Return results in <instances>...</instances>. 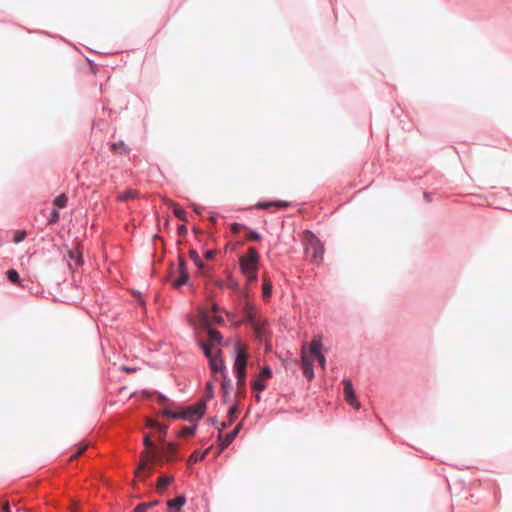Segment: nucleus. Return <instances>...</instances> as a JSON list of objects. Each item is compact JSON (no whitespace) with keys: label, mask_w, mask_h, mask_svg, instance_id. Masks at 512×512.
Returning <instances> with one entry per match:
<instances>
[{"label":"nucleus","mask_w":512,"mask_h":512,"mask_svg":"<svg viewBox=\"0 0 512 512\" xmlns=\"http://www.w3.org/2000/svg\"><path fill=\"white\" fill-rule=\"evenodd\" d=\"M143 444H144L145 448H147L149 450H155L156 449L155 442L152 440L151 435L148 434V433H145L143 435Z\"/></svg>","instance_id":"nucleus-32"},{"label":"nucleus","mask_w":512,"mask_h":512,"mask_svg":"<svg viewBox=\"0 0 512 512\" xmlns=\"http://www.w3.org/2000/svg\"><path fill=\"white\" fill-rule=\"evenodd\" d=\"M189 256L199 271L203 272L206 270L207 267L204 264V262L202 261V259L200 258L199 254L196 250H194V249L190 250Z\"/></svg>","instance_id":"nucleus-23"},{"label":"nucleus","mask_w":512,"mask_h":512,"mask_svg":"<svg viewBox=\"0 0 512 512\" xmlns=\"http://www.w3.org/2000/svg\"><path fill=\"white\" fill-rule=\"evenodd\" d=\"M255 401L256 402H260L261 401V396H260V393H255Z\"/></svg>","instance_id":"nucleus-49"},{"label":"nucleus","mask_w":512,"mask_h":512,"mask_svg":"<svg viewBox=\"0 0 512 512\" xmlns=\"http://www.w3.org/2000/svg\"><path fill=\"white\" fill-rule=\"evenodd\" d=\"M60 219V213L58 212L57 209H53L51 212H50V215L48 217V224L49 225H53V224H56Z\"/></svg>","instance_id":"nucleus-35"},{"label":"nucleus","mask_w":512,"mask_h":512,"mask_svg":"<svg viewBox=\"0 0 512 512\" xmlns=\"http://www.w3.org/2000/svg\"><path fill=\"white\" fill-rule=\"evenodd\" d=\"M210 322L216 325H224L225 320L223 316L219 315L218 313L210 315Z\"/></svg>","instance_id":"nucleus-36"},{"label":"nucleus","mask_w":512,"mask_h":512,"mask_svg":"<svg viewBox=\"0 0 512 512\" xmlns=\"http://www.w3.org/2000/svg\"><path fill=\"white\" fill-rule=\"evenodd\" d=\"M304 239L306 242V253L311 252V261L315 264H320L323 260L324 247L320 239L310 230L304 231Z\"/></svg>","instance_id":"nucleus-4"},{"label":"nucleus","mask_w":512,"mask_h":512,"mask_svg":"<svg viewBox=\"0 0 512 512\" xmlns=\"http://www.w3.org/2000/svg\"><path fill=\"white\" fill-rule=\"evenodd\" d=\"M216 286L220 289H225L226 288L225 280H217Z\"/></svg>","instance_id":"nucleus-47"},{"label":"nucleus","mask_w":512,"mask_h":512,"mask_svg":"<svg viewBox=\"0 0 512 512\" xmlns=\"http://www.w3.org/2000/svg\"><path fill=\"white\" fill-rule=\"evenodd\" d=\"M198 429V423L191 422L190 425H185L181 428L179 436H193Z\"/></svg>","instance_id":"nucleus-24"},{"label":"nucleus","mask_w":512,"mask_h":512,"mask_svg":"<svg viewBox=\"0 0 512 512\" xmlns=\"http://www.w3.org/2000/svg\"><path fill=\"white\" fill-rule=\"evenodd\" d=\"M176 270L188 271L187 270V261L184 257L180 256L178 259V268Z\"/></svg>","instance_id":"nucleus-38"},{"label":"nucleus","mask_w":512,"mask_h":512,"mask_svg":"<svg viewBox=\"0 0 512 512\" xmlns=\"http://www.w3.org/2000/svg\"><path fill=\"white\" fill-rule=\"evenodd\" d=\"M260 255L255 247H249L247 254L239 258V269L247 285L258 282Z\"/></svg>","instance_id":"nucleus-1"},{"label":"nucleus","mask_w":512,"mask_h":512,"mask_svg":"<svg viewBox=\"0 0 512 512\" xmlns=\"http://www.w3.org/2000/svg\"><path fill=\"white\" fill-rule=\"evenodd\" d=\"M305 345H306V349L308 348L309 353L314 358L322 353L323 344H322V339L320 336L313 337L309 346L307 344H305Z\"/></svg>","instance_id":"nucleus-16"},{"label":"nucleus","mask_w":512,"mask_h":512,"mask_svg":"<svg viewBox=\"0 0 512 512\" xmlns=\"http://www.w3.org/2000/svg\"><path fill=\"white\" fill-rule=\"evenodd\" d=\"M118 145H119V147H122L124 149L125 153L127 152V149H126V147H125V145H124V143L122 141H120L119 143H114L112 145L113 150L116 151Z\"/></svg>","instance_id":"nucleus-46"},{"label":"nucleus","mask_w":512,"mask_h":512,"mask_svg":"<svg viewBox=\"0 0 512 512\" xmlns=\"http://www.w3.org/2000/svg\"><path fill=\"white\" fill-rule=\"evenodd\" d=\"M67 203H68V197L65 193L59 194L53 200L54 206L59 209L65 208L67 206Z\"/></svg>","instance_id":"nucleus-29"},{"label":"nucleus","mask_w":512,"mask_h":512,"mask_svg":"<svg viewBox=\"0 0 512 512\" xmlns=\"http://www.w3.org/2000/svg\"><path fill=\"white\" fill-rule=\"evenodd\" d=\"M6 277L10 283H12L14 285H20L21 278L16 269H14V268L8 269L6 272Z\"/></svg>","instance_id":"nucleus-25"},{"label":"nucleus","mask_w":512,"mask_h":512,"mask_svg":"<svg viewBox=\"0 0 512 512\" xmlns=\"http://www.w3.org/2000/svg\"><path fill=\"white\" fill-rule=\"evenodd\" d=\"M219 311H220L219 305L215 301H211V304H210V313H211V315L215 314V313H218Z\"/></svg>","instance_id":"nucleus-42"},{"label":"nucleus","mask_w":512,"mask_h":512,"mask_svg":"<svg viewBox=\"0 0 512 512\" xmlns=\"http://www.w3.org/2000/svg\"><path fill=\"white\" fill-rule=\"evenodd\" d=\"M174 214H175V216H176L177 218H179V219H182V220H184V219H185V214H186V213H185V211H184L181 207H179V206H176V207L174 208Z\"/></svg>","instance_id":"nucleus-39"},{"label":"nucleus","mask_w":512,"mask_h":512,"mask_svg":"<svg viewBox=\"0 0 512 512\" xmlns=\"http://www.w3.org/2000/svg\"><path fill=\"white\" fill-rule=\"evenodd\" d=\"M136 294H137V297H138V303H139L141 306H144V300H143V298H142L141 293L137 291V292H136Z\"/></svg>","instance_id":"nucleus-48"},{"label":"nucleus","mask_w":512,"mask_h":512,"mask_svg":"<svg viewBox=\"0 0 512 512\" xmlns=\"http://www.w3.org/2000/svg\"><path fill=\"white\" fill-rule=\"evenodd\" d=\"M315 359L317 360V362L321 365L322 368H325V365H326V358L325 356L323 355V353H321L320 355H318L317 357H315Z\"/></svg>","instance_id":"nucleus-44"},{"label":"nucleus","mask_w":512,"mask_h":512,"mask_svg":"<svg viewBox=\"0 0 512 512\" xmlns=\"http://www.w3.org/2000/svg\"><path fill=\"white\" fill-rule=\"evenodd\" d=\"M194 210H195L196 213L200 214V211H199L198 208H194Z\"/></svg>","instance_id":"nucleus-53"},{"label":"nucleus","mask_w":512,"mask_h":512,"mask_svg":"<svg viewBox=\"0 0 512 512\" xmlns=\"http://www.w3.org/2000/svg\"><path fill=\"white\" fill-rule=\"evenodd\" d=\"M273 293V284L272 282L264 277L262 282V298L264 301L268 302Z\"/></svg>","instance_id":"nucleus-20"},{"label":"nucleus","mask_w":512,"mask_h":512,"mask_svg":"<svg viewBox=\"0 0 512 512\" xmlns=\"http://www.w3.org/2000/svg\"><path fill=\"white\" fill-rule=\"evenodd\" d=\"M156 464H158L156 460L150 463H142L136 469L137 476L143 480L149 478L154 473Z\"/></svg>","instance_id":"nucleus-13"},{"label":"nucleus","mask_w":512,"mask_h":512,"mask_svg":"<svg viewBox=\"0 0 512 512\" xmlns=\"http://www.w3.org/2000/svg\"><path fill=\"white\" fill-rule=\"evenodd\" d=\"M185 408L190 416L191 422L198 423L206 413V401L200 400L194 405Z\"/></svg>","instance_id":"nucleus-9"},{"label":"nucleus","mask_w":512,"mask_h":512,"mask_svg":"<svg viewBox=\"0 0 512 512\" xmlns=\"http://www.w3.org/2000/svg\"><path fill=\"white\" fill-rule=\"evenodd\" d=\"M185 503L186 497L184 495H180L176 498L170 499L167 502V510L168 512H181V509Z\"/></svg>","instance_id":"nucleus-15"},{"label":"nucleus","mask_w":512,"mask_h":512,"mask_svg":"<svg viewBox=\"0 0 512 512\" xmlns=\"http://www.w3.org/2000/svg\"><path fill=\"white\" fill-rule=\"evenodd\" d=\"M173 480H174L173 477L170 475H161L157 480L158 488L160 490L167 489L170 486V484L173 482Z\"/></svg>","instance_id":"nucleus-27"},{"label":"nucleus","mask_w":512,"mask_h":512,"mask_svg":"<svg viewBox=\"0 0 512 512\" xmlns=\"http://www.w3.org/2000/svg\"><path fill=\"white\" fill-rule=\"evenodd\" d=\"M206 333L208 337V342L212 347V344H217L218 346H225L224 338L222 334L211 326H207Z\"/></svg>","instance_id":"nucleus-14"},{"label":"nucleus","mask_w":512,"mask_h":512,"mask_svg":"<svg viewBox=\"0 0 512 512\" xmlns=\"http://www.w3.org/2000/svg\"><path fill=\"white\" fill-rule=\"evenodd\" d=\"M251 388L254 393H261L267 388V384L260 378H255L251 381Z\"/></svg>","instance_id":"nucleus-26"},{"label":"nucleus","mask_w":512,"mask_h":512,"mask_svg":"<svg viewBox=\"0 0 512 512\" xmlns=\"http://www.w3.org/2000/svg\"><path fill=\"white\" fill-rule=\"evenodd\" d=\"M145 427L154 431L158 435L160 441H164L167 436L169 424L160 422L154 417H146Z\"/></svg>","instance_id":"nucleus-6"},{"label":"nucleus","mask_w":512,"mask_h":512,"mask_svg":"<svg viewBox=\"0 0 512 512\" xmlns=\"http://www.w3.org/2000/svg\"><path fill=\"white\" fill-rule=\"evenodd\" d=\"M172 284L179 289L189 283L190 277L188 271L174 270L171 272Z\"/></svg>","instance_id":"nucleus-11"},{"label":"nucleus","mask_w":512,"mask_h":512,"mask_svg":"<svg viewBox=\"0 0 512 512\" xmlns=\"http://www.w3.org/2000/svg\"><path fill=\"white\" fill-rule=\"evenodd\" d=\"M247 238L249 240L259 241V240H261L262 237H261V234L258 231L253 230V229H248V236H247Z\"/></svg>","instance_id":"nucleus-37"},{"label":"nucleus","mask_w":512,"mask_h":512,"mask_svg":"<svg viewBox=\"0 0 512 512\" xmlns=\"http://www.w3.org/2000/svg\"><path fill=\"white\" fill-rule=\"evenodd\" d=\"M223 378V381H222V389L227 392L228 388L231 386V380L228 378V376L226 375V379L224 377Z\"/></svg>","instance_id":"nucleus-43"},{"label":"nucleus","mask_w":512,"mask_h":512,"mask_svg":"<svg viewBox=\"0 0 512 512\" xmlns=\"http://www.w3.org/2000/svg\"><path fill=\"white\" fill-rule=\"evenodd\" d=\"M124 369L127 370V371H133L134 370V369L128 368V367H124Z\"/></svg>","instance_id":"nucleus-52"},{"label":"nucleus","mask_w":512,"mask_h":512,"mask_svg":"<svg viewBox=\"0 0 512 512\" xmlns=\"http://www.w3.org/2000/svg\"><path fill=\"white\" fill-rule=\"evenodd\" d=\"M226 289H230L235 293H241L243 296L246 297L247 292L243 291L240 287V284L238 281L234 278L232 274H228L225 280Z\"/></svg>","instance_id":"nucleus-19"},{"label":"nucleus","mask_w":512,"mask_h":512,"mask_svg":"<svg viewBox=\"0 0 512 512\" xmlns=\"http://www.w3.org/2000/svg\"><path fill=\"white\" fill-rule=\"evenodd\" d=\"M301 368L306 379L312 380L314 378V361L306 353V345L301 350Z\"/></svg>","instance_id":"nucleus-8"},{"label":"nucleus","mask_w":512,"mask_h":512,"mask_svg":"<svg viewBox=\"0 0 512 512\" xmlns=\"http://www.w3.org/2000/svg\"><path fill=\"white\" fill-rule=\"evenodd\" d=\"M272 376H273V371H272L271 367L269 365H264L260 370L258 378L266 381V380L271 379Z\"/></svg>","instance_id":"nucleus-31"},{"label":"nucleus","mask_w":512,"mask_h":512,"mask_svg":"<svg viewBox=\"0 0 512 512\" xmlns=\"http://www.w3.org/2000/svg\"><path fill=\"white\" fill-rule=\"evenodd\" d=\"M150 505L147 503H139L135 508L134 512H146Z\"/></svg>","instance_id":"nucleus-40"},{"label":"nucleus","mask_w":512,"mask_h":512,"mask_svg":"<svg viewBox=\"0 0 512 512\" xmlns=\"http://www.w3.org/2000/svg\"><path fill=\"white\" fill-rule=\"evenodd\" d=\"M161 415L168 419L185 420V421H189L191 423L190 416L185 407H179L176 410H174L171 407H166V408L162 409Z\"/></svg>","instance_id":"nucleus-10"},{"label":"nucleus","mask_w":512,"mask_h":512,"mask_svg":"<svg viewBox=\"0 0 512 512\" xmlns=\"http://www.w3.org/2000/svg\"><path fill=\"white\" fill-rule=\"evenodd\" d=\"M272 206H275L277 209H285L288 206H290V203L287 201L277 200V201H262V202H258V204L256 205V207L258 209H262V210L268 209Z\"/></svg>","instance_id":"nucleus-18"},{"label":"nucleus","mask_w":512,"mask_h":512,"mask_svg":"<svg viewBox=\"0 0 512 512\" xmlns=\"http://www.w3.org/2000/svg\"><path fill=\"white\" fill-rule=\"evenodd\" d=\"M27 237V232L25 230H18L13 236V242L16 244L21 243Z\"/></svg>","instance_id":"nucleus-34"},{"label":"nucleus","mask_w":512,"mask_h":512,"mask_svg":"<svg viewBox=\"0 0 512 512\" xmlns=\"http://www.w3.org/2000/svg\"><path fill=\"white\" fill-rule=\"evenodd\" d=\"M197 344L201 348L206 359L208 360L211 372L213 374L219 373L221 374L222 377L226 379L227 368L222 358V351L217 350L216 352H214L210 344L202 339H198Z\"/></svg>","instance_id":"nucleus-2"},{"label":"nucleus","mask_w":512,"mask_h":512,"mask_svg":"<svg viewBox=\"0 0 512 512\" xmlns=\"http://www.w3.org/2000/svg\"><path fill=\"white\" fill-rule=\"evenodd\" d=\"M342 384H343L344 398H345L346 402L351 407H353L355 410H359L361 407V404L356 396L352 381L350 379L344 378L342 380Z\"/></svg>","instance_id":"nucleus-7"},{"label":"nucleus","mask_w":512,"mask_h":512,"mask_svg":"<svg viewBox=\"0 0 512 512\" xmlns=\"http://www.w3.org/2000/svg\"><path fill=\"white\" fill-rule=\"evenodd\" d=\"M246 380L247 378H236V385H237V391L236 396L237 397H245L246 395Z\"/></svg>","instance_id":"nucleus-28"},{"label":"nucleus","mask_w":512,"mask_h":512,"mask_svg":"<svg viewBox=\"0 0 512 512\" xmlns=\"http://www.w3.org/2000/svg\"><path fill=\"white\" fill-rule=\"evenodd\" d=\"M3 511H4V512H12V511L10 510V508H9V505H8V504H5V505L3 506Z\"/></svg>","instance_id":"nucleus-50"},{"label":"nucleus","mask_w":512,"mask_h":512,"mask_svg":"<svg viewBox=\"0 0 512 512\" xmlns=\"http://www.w3.org/2000/svg\"><path fill=\"white\" fill-rule=\"evenodd\" d=\"M68 256L71 260H74L77 265L83 264V259L81 253L78 250H70L68 252Z\"/></svg>","instance_id":"nucleus-33"},{"label":"nucleus","mask_w":512,"mask_h":512,"mask_svg":"<svg viewBox=\"0 0 512 512\" xmlns=\"http://www.w3.org/2000/svg\"><path fill=\"white\" fill-rule=\"evenodd\" d=\"M154 395H155V399L154 400L159 405L163 406V409L166 408V407H171L172 408V406H175V403L172 402L165 394L160 393L158 391H155Z\"/></svg>","instance_id":"nucleus-22"},{"label":"nucleus","mask_w":512,"mask_h":512,"mask_svg":"<svg viewBox=\"0 0 512 512\" xmlns=\"http://www.w3.org/2000/svg\"><path fill=\"white\" fill-rule=\"evenodd\" d=\"M138 197V193L135 190L129 189L118 196L120 201L126 202L134 200Z\"/></svg>","instance_id":"nucleus-30"},{"label":"nucleus","mask_w":512,"mask_h":512,"mask_svg":"<svg viewBox=\"0 0 512 512\" xmlns=\"http://www.w3.org/2000/svg\"><path fill=\"white\" fill-rule=\"evenodd\" d=\"M203 256H204V258L206 260H212L215 257V252L213 250H211V249H207V250L204 251V255Z\"/></svg>","instance_id":"nucleus-41"},{"label":"nucleus","mask_w":512,"mask_h":512,"mask_svg":"<svg viewBox=\"0 0 512 512\" xmlns=\"http://www.w3.org/2000/svg\"><path fill=\"white\" fill-rule=\"evenodd\" d=\"M242 425L237 424L229 433H227L225 436L220 435V447L221 450L226 449L229 445L233 443L235 438L238 436L239 432L241 431Z\"/></svg>","instance_id":"nucleus-12"},{"label":"nucleus","mask_w":512,"mask_h":512,"mask_svg":"<svg viewBox=\"0 0 512 512\" xmlns=\"http://www.w3.org/2000/svg\"><path fill=\"white\" fill-rule=\"evenodd\" d=\"M208 454H209V449H207L205 451L195 450L189 456L187 463H188V465H194L200 461H203L207 457Z\"/></svg>","instance_id":"nucleus-21"},{"label":"nucleus","mask_w":512,"mask_h":512,"mask_svg":"<svg viewBox=\"0 0 512 512\" xmlns=\"http://www.w3.org/2000/svg\"><path fill=\"white\" fill-rule=\"evenodd\" d=\"M241 312L245 322L249 323L258 333H262L266 321L258 315L255 305L249 301H244L242 303Z\"/></svg>","instance_id":"nucleus-5"},{"label":"nucleus","mask_w":512,"mask_h":512,"mask_svg":"<svg viewBox=\"0 0 512 512\" xmlns=\"http://www.w3.org/2000/svg\"><path fill=\"white\" fill-rule=\"evenodd\" d=\"M237 411H238V408L236 406H231L229 408V413L232 418H236Z\"/></svg>","instance_id":"nucleus-45"},{"label":"nucleus","mask_w":512,"mask_h":512,"mask_svg":"<svg viewBox=\"0 0 512 512\" xmlns=\"http://www.w3.org/2000/svg\"><path fill=\"white\" fill-rule=\"evenodd\" d=\"M180 460L179 451L175 447H169L163 455V461L168 463H174ZM158 464L162 463L161 459L156 460Z\"/></svg>","instance_id":"nucleus-17"},{"label":"nucleus","mask_w":512,"mask_h":512,"mask_svg":"<svg viewBox=\"0 0 512 512\" xmlns=\"http://www.w3.org/2000/svg\"><path fill=\"white\" fill-rule=\"evenodd\" d=\"M424 197H425V199H426L427 201H431V199H430V194H429V193L425 192V193H424Z\"/></svg>","instance_id":"nucleus-51"},{"label":"nucleus","mask_w":512,"mask_h":512,"mask_svg":"<svg viewBox=\"0 0 512 512\" xmlns=\"http://www.w3.org/2000/svg\"><path fill=\"white\" fill-rule=\"evenodd\" d=\"M234 364L233 373L235 378H247L248 352L241 341H236L233 347Z\"/></svg>","instance_id":"nucleus-3"}]
</instances>
